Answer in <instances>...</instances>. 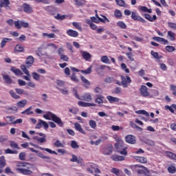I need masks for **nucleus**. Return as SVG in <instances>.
Here are the masks:
<instances>
[{
    "label": "nucleus",
    "mask_w": 176,
    "mask_h": 176,
    "mask_svg": "<svg viewBox=\"0 0 176 176\" xmlns=\"http://www.w3.org/2000/svg\"><path fill=\"white\" fill-rule=\"evenodd\" d=\"M43 118L47 120H52L60 127H63L64 126V123L63 122V120H61V118L53 113L52 111H47L45 114L43 115Z\"/></svg>",
    "instance_id": "obj_1"
},
{
    "label": "nucleus",
    "mask_w": 176,
    "mask_h": 176,
    "mask_svg": "<svg viewBox=\"0 0 176 176\" xmlns=\"http://www.w3.org/2000/svg\"><path fill=\"white\" fill-rule=\"evenodd\" d=\"M131 168L133 171H135L138 174H143L144 175L148 176L149 175V170L148 168L144 166L141 165H132Z\"/></svg>",
    "instance_id": "obj_2"
},
{
    "label": "nucleus",
    "mask_w": 176,
    "mask_h": 176,
    "mask_svg": "<svg viewBox=\"0 0 176 176\" xmlns=\"http://www.w3.org/2000/svg\"><path fill=\"white\" fill-rule=\"evenodd\" d=\"M21 69L23 71V72L26 76H23V78L25 79V80H28V82H30L31 80V74H30V72L28 69H27V67H25V65H21Z\"/></svg>",
    "instance_id": "obj_3"
},
{
    "label": "nucleus",
    "mask_w": 176,
    "mask_h": 176,
    "mask_svg": "<svg viewBox=\"0 0 176 176\" xmlns=\"http://www.w3.org/2000/svg\"><path fill=\"white\" fill-rule=\"evenodd\" d=\"M16 171H19L21 173V174H23V175H31L32 174V170H30V168L25 167V168H16Z\"/></svg>",
    "instance_id": "obj_4"
},
{
    "label": "nucleus",
    "mask_w": 176,
    "mask_h": 176,
    "mask_svg": "<svg viewBox=\"0 0 176 176\" xmlns=\"http://www.w3.org/2000/svg\"><path fill=\"white\" fill-rule=\"evenodd\" d=\"M121 78V82H122V86L124 87H128L129 83H131V78L129 76H126L125 77L123 76H120Z\"/></svg>",
    "instance_id": "obj_5"
},
{
    "label": "nucleus",
    "mask_w": 176,
    "mask_h": 176,
    "mask_svg": "<svg viewBox=\"0 0 176 176\" xmlns=\"http://www.w3.org/2000/svg\"><path fill=\"white\" fill-rule=\"evenodd\" d=\"M78 100H81L82 101H87V102H89L93 100V96H91V93L88 92L80 96Z\"/></svg>",
    "instance_id": "obj_6"
},
{
    "label": "nucleus",
    "mask_w": 176,
    "mask_h": 176,
    "mask_svg": "<svg viewBox=\"0 0 176 176\" xmlns=\"http://www.w3.org/2000/svg\"><path fill=\"white\" fill-rule=\"evenodd\" d=\"M131 19L135 21H140V23H146V21L141 17L140 15L137 14V12H131Z\"/></svg>",
    "instance_id": "obj_7"
},
{
    "label": "nucleus",
    "mask_w": 176,
    "mask_h": 176,
    "mask_svg": "<svg viewBox=\"0 0 176 176\" xmlns=\"http://www.w3.org/2000/svg\"><path fill=\"white\" fill-rule=\"evenodd\" d=\"M35 61V59H34V56H29L25 60V67L26 68H31L32 67Z\"/></svg>",
    "instance_id": "obj_8"
},
{
    "label": "nucleus",
    "mask_w": 176,
    "mask_h": 176,
    "mask_svg": "<svg viewBox=\"0 0 176 176\" xmlns=\"http://www.w3.org/2000/svg\"><path fill=\"white\" fill-rule=\"evenodd\" d=\"M125 141L128 144H134L135 142H137V140L135 139V136L133 135H128L125 137Z\"/></svg>",
    "instance_id": "obj_9"
},
{
    "label": "nucleus",
    "mask_w": 176,
    "mask_h": 176,
    "mask_svg": "<svg viewBox=\"0 0 176 176\" xmlns=\"http://www.w3.org/2000/svg\"><path fill=\"white\" fill-rule=\"evenodd\" d=\"M140 90V94H142L143 97H149L150 94L148 92V87H146V86L142 85Z\"/></svg>",
    "instance_id": "obj_10"
},
{
    "label": "nucleus",
    "mask_w": 176,
    "mask_h": 176,
    "mask_svg": "<svg viewBox=\"0 0 176 176\" xmlns=\"http://www.w3.org/2000/svg\"><path fill=\"white\" fill-rule=\"evenodd\" d=\"M10 2L9 0H0V7L1 8H5L7 10L10 9Z\"/></svg>",
    "instance_id": "obj_11"
},
{
    "label": "nucleus",
    "mask_w": 176,
    "mask_h": 176,
    "mask_svg": "<svg viewBox=\"0 0 176 176\" xmlns=\"http://www.w3.org/2000/svg\"><path fill=\"white\" fill-rule=\"evenodd\" d=\"M23 12H25V13H28V14H30V13H32L33 12L32 7L28 3H24L23 5Z\"/></svg>",
    "instance_id": "obj_12"
},
{
    "label": "nucleus",
    "mask_w": 176,
    "mask_h": 176,
    "mask_svg": "<svg viewBox=\"0 0 176 176\" xmlns=\"http://www.w3.org/2000/svg\"><path fill=\"white\" fill-rule=\"evenodd\" d=\"M72 158L70 159V162H73L75 163H77L78 164H82V162H83V159H82V157H78L75 155H72Z\"/></svg>",
    "instance_id": "obj_13"
},
{
    "label": "nucleus",
    "mask_w": 176,
    "mask_h": 176,
    "mask_svg": "<svg viewBox=\"0 0 176 176\" xmlns=\"http://www.w3.org/2000/svg\"><path fill=\"white\" fill-rule=\"evenodd\" d=\"M81 55L85 61H89V60H91V54L87 52L81 51Z\"/></svg>",
    "instance_id": "obj_14"
},
{
    "label": "nucleus",
    "mask_w": 176,
    "mask_h": 176,
    "mask_svg": "<svg viewBox=\"0 0 176 176\" xmlns=\"http://www.w3.org/2000/svg\"><path fill=\"white\" fill-rule=\"evenodd\" d=\"M78 105H79V107H83L85 108L89 107H96V104L94 103H89V102H82V101H79L78 102Z\"/></svg>",
    "instance_id": "obj_15"
},
{
    "label": "nucleus",
    "mask_w": 176,
    "mask_h": 176,
    "mask_svg": "<svg viewBox=\"0 0 176 176\" xmlns=\"http://www.w3.org/2000/svg\"><path fill=\"white\" fill-rule=\"evenodd\" d=\"M67 34L69 36H72L73 38H76L79 35V33L77 31L72 29L67 30Z\"/></svg>",
    "instance_id": "obj_16"
},
{
    "label": "nucleus",
    "mask_w": 176,
    "mask_h": 176,
    "mask_svg": "<svg viewBox=\"0 0 176 176\" xmlns=\"http://www.w3.org/2000/svg\"><path fill=\"white\" fill-rule=\"evenodd\" d=\"M113 149V146H109L103 148L102 153L106 155H111L112 153Z\"/></svg>",
    "instance_id": "obj_17"
},
{
    "label": "nucleus",
    "mask_w": 176,
    "mask_h": 176,
    "mask_svg": "<svg viewBox=\"0 0 176 176\" xmlns=\"http://www.w3.org/2000/svg\"><path fill=\"white\" fill-rule=\"evenodd\" d=\"M74 128L77 131H79L80 133H81V134H86V132H85V130H83V128H82V126L80 125V124L76 122L74 124Z\"/></svg>",
    "instance_id": "obj_18"
},
{
    "label": "nucleus",
    "mask_w": 176,
    "mask_h": 176,
    "mask_svg": "<svg viewBox=\"0 0 176 176\" xmlns=\"http://www.w3.org/2000/svg\"><path fill=\"white\" fill-rule=\"evenodd\" d=\"M107 99L111 104H113V102H119V101H120L119 98L113 97L111 96H107Z\"/></svg>",
    "instance_id": "obj_19"
},
{
    "label": "nucleus",
    "mask_w": 176,
    "mask_h": 176,
    "mask_svg": "<svg viewBox=\"0 0 176 176\" xmlns=\"http://www.w3.org/2000/svg\"><path fill=\"white\" fill-rule=\"evenodd\" d=\"M33 140L37 141L38 142H40V144H43V142H46V136L39 138L38 137V135H35L33 137Z\"/></svg>",
    "instance_id": "obj_20"
},
{
    "label": "nucleus",
    "mask_w": 176,
    "mask_h": 176,
    "mask_svg": "<svg viewBox=\"0 0 176 176\" xmlns=\"http://www.w3.org/2000/svg\"><path fill=\"white\" fill-rule=\"evenodd\" d=\"M24 52V47L23 45L18 44L14 47V52L15 53H23Z\"/></svg>",
    "instance_id": "obj_21"
},
{
    "label": "nucleus",
    "mask_w": 176,
    "mask_h": 176,
    "mask_svg": "<svg viewBox=\"0 0 176 176\" xmlns=\"http://www.w3.org/2000/svg\"><path fill=\"white\" fill-rule=\"evenodd\" d=\"M111 159L114 162H123V160H124V157L115 155L111 156Z\"/></svg>",
    "instance_id": "obj_22"
},
{
    "label": "nucleus",
    "mask_w": 176,
    "mask_h": 176,
    "mask_svg": "<svg viewBox=\"0 0 176 176\" xmlns=\"http://www.w3.org/2000/svg\"><path fill=\"white\" fill-rule=\"evenodd\" d=\"M104 98V96L102 95H96V98L95 99V102L96 104H104V100H102Z\"/></svg>",
    "instance_id": "obj_23"
},
{
    "label": "nucleus",
    "mask_w": 176,
    "mask_h": 176,
    "mask_svg": "<svg viewBox=\"0 0 176 176\" xmlns=\"http://www.w3.org/2000/svg\"><path fill=\"white\" fill-rule=\"evenodd\" d=\"M25 105H27V100L25 99L20 100L16 103V107L19 108H24Z\"/></svg>",
    "instance_id": "obj_24"
},
{
    "label": "nucleus",
    "mask_w": 176,
    "mask_h": 176,
    "mask_svg": "<svg viewBox=\"0 0 176 176\" xmlns=\"http://www.w3.org/2000/svg\"><path fill=\"white\" fill-rule=\"evenodd\" d=\"M144 18L148 20V21H151V23L155 21L157 17L156 15H153V17L151 16L148 14H144Z\"/></svg>",
    "instance_id": "obj_25"
},
{
    "label": "nucleus",
    "mask_w": 176,
    "mask_h": 176,
    "mask_svg": "<svg viewBox=\"0 0 176 176\" xmlns=\"http://www.w3.org/2000/svg\"><path fill=\"white\" fill-rule=\"evenodd\" d=\"M153 41H155L156 42H163V43H164V45L168 43V41L167 40H166L165 38H163L162 37H157V36H155L153 37Z\"/></svg>",
    "instance_id": "obj_26"
},
{
    "label": "nucleus",
    "mask_w": 176,
    "mask_h": 176,
    "mask_svg": "<svg viewBox=\"0 0 176 176\" xmlns=\"http://www.w3.org/2000/svg\"><path fill=\"white\" fill-rule=\"evenodd\" d=\"M86 23L87 24H89L90 28H91V30H93L94 31H96V30H97V25L91 22L90 19H86Z\"/></svg>",
    "instance_id": "obj_27"
},
{
    "label": "nucleus",
    "mask_w": 176,
    "mask_h": 176,
    "mask_svg": "<svg viewBox=\"0 0 176 176\" xmlns=\"http://www.w3.org/2000/svg\"><path fill=\"white\" fill-rule=\"evenodd\" d=\"M10 70L14 72V74H15V75L16 76H20L23 74V72H21V70H20V69H17L14 67H11Z\"/></svg>",
    "instance_id": "obj_28"
},
{
    "label": "nucleus",
    "mask_w": 176,
    "mask_h": 176,
    "mask_svg": "<svg viewBox=\"0 0 176 176\" xmlns=\"http://www.w3.org/2000/svg\"><path fill=\"white\" fill-rule=\"evenodd\" d=\"M54 146H55V148H65V145L63 142H61V141L60 140H56L54 143Z\"/></svg>",
    "instance_id": "obj_29"
},
{
    "label": "nucleus",
    "mask_w": 176,
    "mask_h": 176,
    "mask_svg": "<svg viewBox=\"0 0 176 176\" xmlns=\"http://www.w3.org/2000/svg\"><path fill=\"white\" fill-rule=\"evenodd\" d=\"M42 35L45 38H48L49 39H54V38H56V34L54 33H43Z\"/></svg>",
    "instance_id": "obj_30"
},
{
    "label": "nucleus",
    "mask_w": 176,
    "mask_h": 176,
    "mask_svg": "<svg viewBox=\"0 0 176 176\" xmlns=\"http://www.w3.org/2000/svg\"><path fill=\"white\" fill-rule=\"evenodd\" d=\"M32 110V107H30L29 108L26 109L25 111H22V115H31L34 113V111Z\"/></svg>",
    "instance_id": "obj_31"
},
{
    "label": "nucleus",
    "mask_w": 176,
    "mask_h": 176,
    "mask_svg": "<svg viewBox=\"0 0 176 176\" xmlns=\"http://www.w3.org/2000/svg\"><path fill=\"white\" fill-rule=\"evenodd\" d=\"M86 3L85 0H74V5L76 6H83Z\"/></svg>",
    "instance_id": "obj_32"
},
{
    "label": "nucleus",
    "mask_w": 176,
    "mask_h": 176,
    "mask_svg": "<svg viewBox=\"0 0 176 176\" xmlns=\"http://www.w3.org/2000/svg\"><path fill=\"white\" fill-rule=\"evenodd\" d=\"M3 78L5 80L6 83L10 85L12 83V78L8 75L2 74Z\"/></svg>",
    "instance_id": "obj_33"
},
{
    "label": "nucleus",
    "mask_w": 176,
    "mask_h": 176,
    "mask_svg": "<svg viewBox=\"0 0 176 176\" xmlns=\"http://www.w3.org/2000/svg\"><path fill=\"white\" fill-rule=\"evenodd\" d=\"M139 10L141 12H144L146 13H152V9H148V8H146L145 6L139 7Z\"/></svg>",
    "instance_id": "obj_34"
},
{
    "label": "nucleus",
    "mask_w": 176,
    "mask_h": 176,
    "mask_svg": "<svg viewBox=\"0 0 176 176\" xmlns=\"http://www.w3.org/2000/svg\"><path fill=\"white\" fill-rule=\"evenodd\" d=\"M135 113H136L138 115H145V116L149 117V113H148L145 110H138L135 111Z\"/></svg>",
    "instance_id": "obj_35"
},
{
    "label": "nucleus",
    "mask_w": 176,
    "mask_h": 176,
    "mask_svg": "<svg viewBox=\"0 0 176 176\" xmlns=\"http://www.w3.org/2000/svg\"><path fill=\"white\" fill-rule=\"evenodd\" d=\"M5 166H6V160H5L4 156H1L0 157V167H1V168H3V167H5Z\"/></svg>",
    "instance_id": "obj_36"
},
{
    "label": "nucleus",
    "mask_w": 176,
    "mask_h": 176,
    "mask_svg": "<svg viewBox=\"0 0 176 176\" xmlns=\"http://www.w3.org/2000/svg\"><path fill=\"white\" fill-rule=\"evenodd\" d=\"M117 25L118 27H119L120 28H122V30H126V28H127V25H126V23H124L123 21H120L117 23Z\"/></svg>",
    "instance_id": "obj_37"
},
{
    "label": "nucleus",
    "mask_w": 176,
    "mask_h": 176,
    "mask_svg": "<svg viewBox=\"0 0 176 176\" xmlns=\"http://www.w3.org/2000/svg\"><path fill=\"white\" fill-rule=\"evenodd\" d=\"M90 167H91V168H92L94 170V171L95 173H97L98 174L101 173V170H100V169H98V168L97 167V165H96L94 164H90Z\"/></svg>",
    "instance_id": "obj_38"
},
{
    "label": "nucleus",
    "mask_w": 176,
    "mask_h": 176,
    "mask_svg": "<svg viewBox=\"0 0 176 176\" xmlns=\"http://www.w3.org/2000/svg\"><path fill=\"white\" fill-rule=\"evenodd\" d=\"M45 49H50V50L54 49V50H57V45L54 43H50L46 45Z\"/></svg>",
    "instance_id": "obj_39"
},
{
    "label": "nucleus",
    "mask_w": 176,
    "mask_h": 176,
    "mask_svg": "<svg viewBox=\"0 0 176 176\" xmlns=\"http://www.w3.org/2000/svg\"><path fill=\"white\" fill-rule=\"evenodd\" d=\"M38 149H41V151H45V152H48V153L54 154V155H57V152L52 151L50 148H45L42 147H38Z\"/></svg>",
    "instance_id": "obj_40"
},
{
    "label": "nucleus",
    "mask_w": 176,
    "mask_h": 176,
    "mask_svg": "<svg viewBox=\"0 0 176 176\" xmlns=\"http://www.w3.org/2000/svg\"><path fill=\"white\" fill-rule=\"evenodd\" d=\"M72 25L75 27V28H76L77 30H78V31L82 32V25H80V23L78 22H73L72 23Z\"/></svg>",
    "instance_id": "obj_41"
},
{
    "label": "nucleus",
    "mask_w": 176,
    "mask_h": 176,
    "mask_svg": "<svg viewBox=\"0 0 176 176\" xmlns=\"http://www.w3.org/2000/svg\"><path fill=\"white\" fill-rule=\"evenodd\" d=\"M100 61H102V63H104V64H110L111 63V62L109 61V58L107 56H102L100 58Z\"/></svg>",
    "instance_id": "obj_42"
},
{
    "label": "nucleus",
    "mask_w": 176,
    "mask_h": 176,
    "mask_svg": "<svg viewBox=\"0 0 176 176\" xmlns=\"http://www.w3.org/2000/svg\"><path fill=\"white\" fill-rule=\"evenodd\" d=\"M37 156H38V157H41V159H45L47 162H50V157H47L45 155H43L42 153H37Z\"/></svg>",
    "instance_id": "obj_43"
},
{
    "label": "nucleus",
    "mask_w": 176,
    "mask_h": 176,
    "mask_svg": "<svg viewBox=\"0 0 176 176\" xmlns=\"http://www.w3.org/2000/svg\"><path fill=\"white\" fill-rule=\"evenodd\" d=\"M136 160L139 162L140 163H146L148 160H146V157H136Z\"/></svg>",
    "instance_id": "obj_44"
},
{
    "label": "nucleus",
    "mask_w": 176,
    "mask_h": 176,
    "mask_svg": "<svg viewBox=\"0 0 176 176\" xmlns=\"http://www.w3.org/2000/svg\"><path fill=\"white\" fill-rule=\"evenodd\" d=\"M91 68H93V66H90L85 70H80V72L82 74H85V75H89V74H91Z\"/></svg>",
    "instance_id": "obj_45"
},
{
    "label": "nucleus",
    "mask_w": 176,
    "mask_h": 176,
    "mask_svg": "<svg viewBox=\"0 0 176 176\" xmlns=\"http://www.w3.org/2000/svg\"><path fill=\"white\" fill-rule=\"evenodd\" d=\"M168 173H170V174H175L176 172V168L175 166L171 165L170 166H168Z\"/></svg>",
    "instance_id": "obj_46"
},
{
    "label": "nucleus",
    "mask_w": 176,
    "mask_h": 176,
    "mask_svg": "<svg viewBox=\"0 0 176 176\" xmlns=\"http://www.w3.org/2000/svg\"><path fill=\"white\" fill-rule=\"evenodd\" d=\"M71 146L73 149H79V145L75 140H72L71 142Z\"/></svg>",
    "instance_id": "obj_47"
},
{
    "label": "nucleus",
    "mask_w": 176,
    "mask_h": 176,
    "mask_svg": "<svg viewBox=\"0 0 176 176\" xmlns=\"http://www.w3.org/2000/svg\"><path fill=\"white\" fill-rule=\"evenodd\" d=\"M5 153H6V154H11V155H13V154L17 155L19 153V151H12V150L10 149V148H8V149L5 150Z\"/></svg>",
    "instance_id": "obj_48"
},
{
    "label": "nucleus",
    "mask_w": 176,
    "mask_h": 176,
    "mask_svg": "<svg viewBox=\"0 0 176 176\" xmlns=\"http://www.w3.org/2000/svg\"><path fill=\"white\" fill-rule=\"evenodd\" d=\"M32 76L34 80H39V79H41V75L36 72H32Z\"/></svg>",
    "instance_id": "obj_49"
},
{
    "label": "nucleus",
    "mask_w": 176,
    "mask_h": 176,
    "mask_svg": "<svg viewBox=\"0 0 176 176\" xmlns=\"http://www.w3.org/2000/svg\"><path fill=\"white\" fill-rule=\"evenodd\" d=\"M168 36L170 37V41H175V33L169 31L168 32Z\"/></svg>",
    "instance_id": "obj_50"
},
{
    "label": "nucleus",
    "mask_w": 176,
    "mask_h": 176,
    "mask_svg": "<svg viewBox=\"0 0 176 176\" xmlns=\"http://www.w3.org/2000/svg\"><path fill=\"white\" fill-rule=\"evenodd\" d=\"M116 2L118 6H121L122 8L126 6V3L123 0H116Z\"/></svg>",
    "instance_id": "obj_51"
},
{
    "label": "nucleus",
    "mask_w": 176,
    "mask_h": 176,
    "mask_svg": "<svg viewBox=\"0 0 176 176\" xmlns=\"http://www.w3.org/2000/svg\"><path fill=\"white\" fill-rule=\"evenodd\" d=\"M10 94L12 96V98H14L15 100L20 98V96L16 94V93L13 90L10 91Z\"/></svg>",
    "instance_id": "obj_52"
},
{
    "label": "nucleus",
    "mask_w": 176,
    "mask_h": 176,
    "mask_svg": "<svg viewBox=\"0 0 176 176\" xmlns=\"http://www.w3.org/2000/svg\"><path fill=\"white\" fill-rule=\"evenodd\" d=\"M36 56H38V57H43L45 56V54L42 52V47H38L36 51Z\"/></svg>",
    "instance_id": "obj_53"
},
{
    "label": "nucleus",
    "mask_w": 176,
    "mask_h": 176,
    "mask_svg": "<svg viewBox=\"0 0 176 176\" xmlns=\"http://www.w3.org/2000/svg\"><path fill=\"white\" fill-rule=\"evenodd\" d=\"M124 145V143L123 142V140H121L119 142H117V144H115V146L116 149H120V148H122Z\"/></svg>",
    "instance_id": "obj_54"
},
{
    "label": "nucleus",
    "mask_w": 176,
    "mask_h": 176,
    "mask_svg": "<svg viewBox=\"0 0 176 176\" xmlns=\"http://www.w3.org/2000/svg\"><path fill=\"white\" fill-rule=\"evenodd\" d=\"M89 124L91 129H96L97 127V123L93 120H89Z\"/></svg>",
    "instance_id": "obj_55"
},
{
    "label": "nucleus",
    "mask_w": 176,
    "mask_h": 176,
    "mask_svg": "<svg viewBox=\"0 0 176 176\" xmlns=\"http://www.w3.org/2000/svg\"><path fill=\"white\" fill-rule=\"evenodd\" d=\"M166 50L168 52V53H173V52H175V47L167 45L166 47Z\"/></svg>",
    "instance_id": "obj_56"
},
{
    "label": "nucleus",
    "mask_w": 176,
    "mask_h": 176,
    "mask_svg": "<svg viewBox=\"0 0 176 176\" xmlns=\"http://www.w3.org/2000/svg\"><path fill=\"white\" fill-rule=\"evenodd\" d=\"M59 91H60L64 96H68L69 94V91L67 88L59 89Z\"/></svg>",
    "instance_id": "obj_57"
},
{
    "label": "nucleus",
    "mask_w": 176,
    "mask_h": 176,
    "mask_svg": "<svg viewBox=\"0 0 176 176\" xmlns=\"http://www.w3.org/2000/svg\"><path fill=\"white\" fill-rule=\"evenodd\" d=\"M144 144L149 145V146H155V142L151 140H146L144 141Z\"/></svg>",
    "instance_id": "obj_58"
},
{
    "label": "nucleus",
    "mask_w": 176,
    "mask_h": 176,
    "mask_svg": "<svg viewBox=\"0 0 176 176\" xmlns=\"http://www.w3.org/2000/svg\"><path fill=\"white\" fill-rule=\"evenodd\" d=\"M114 16L117 19H121L122 17V12L119 10H116L114 12Z\"/></svg>",
    "instance_id": "obj_59"
},
{
    "label": "nucleus",
    "mask_w": 176,
    "mask_h": 176,
    "mask_svg": "<svg viewBox=\"0 0 176 176\" xmlns=\"http://www.w3.org/2000/svg\"><path fill=\"white\" fill-rule=\"evenodd\" d=\"M54 18L56 20L63 21V20H65V15H61L60 14H57L56 16H54Z\"/></svg>",
    "instance_id": "obj_60"
},
{
    "label": "nucleus",
    "mask_w": 176,
    "mask_h": 176,
    "mask_svg": "<svg viewBox=\"0 0 176 176\" xmlns=\"http://www.w3.org/2000/svg\"><path fill=\"white\" fill-rule=\"evenodd\" d=\"M121 67L126 72V74H130V70L127 68V66L124 63L121 64Z\"/></svg>",
    "instance_id": "obj_61"
},
{
    "label": "nucleus",
    "mask_w": 176,
    "mask_h": 176,
    "mask_svg": "<svg viewBox=\"0 0 176 176\" xmlns=\"http://www.w3.org/2000/svg\"><path fill=\"white\" fill-rule=\"evenodd\" d=\"M111 173L115 174V175L119 176V174H120V170H119L118 168H113L111 170Z\"/></svg>",
    "instance_id": "obj_62"
},
{
    "label": "nucleus",
    "mask_w": 176,
    "mask_h": 176,
    "mask_svg": "<svg viewBox=\"0 0 176 176\" xmlns=\"http://www.w3.org/2000/svg\"><path fill=\"white\" fill-rule=\"evenodd\" d=\"M168 25L169 28H172L173 30H176V23L169 22L168 23Z\"/></svg>",
    "instance_id": "obj_63"
},
{
    "label": "nucleus",
    "mask_w": 176,
    "mask_h": 176,
    "mask_svg": "<svg viewBox=\"0 0 176 176\" xmlns=\"http://www.w3.org/2000/svg\"><path fill=\"white\" fill-rule=\"evenodd\" d=\"M170 90H171V91H173V96H176V86L170 85Z\"/></svg>",
    "instance_id": "obj_64"
}]
</instances>
